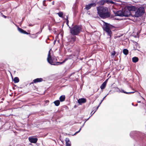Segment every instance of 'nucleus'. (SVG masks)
I'll return each instance as SVG.
<instances>
[{
	"mask_svg": "<svg viewBox=\"0 0 146 146\" xmlns=\"http://www.w3.org/2000/svg\"><path fill=\"white\" fill-rule=\"evenodd\" d=\"M115 15L116 16H119L121 17L123 16V10L118 11H117L115 13Z\"/></svg>",
	"mask_w": 146,
	"mask_h": 146,
	"instance_id": "obj_11",
	"label": "nucleus"
},
{
	"mask_svg": "<svg viewBox=\"0 0 146 146\" xmlns=\"http://www.w3.org/2000/svg\"><path fill=\"white\" fill-rule=\"evenodd\" d=\"M92 112H93V111H92L91 112V114H92Z\"/></svg>",
	"mask_w": 146,
	"mask_h": 146,
	"instance_id": "obj_37",
	"label": "nucleus"
},
{
	"mask_svg": "<svg viewBox=\"0 0 146 146\" xmlns=\"http://www.w3.org/2000/svg\"><path fill=\"white\" fill-rule=\"evenodd\" d=\"M18 31L21 33H23L24 34H26L27 35L30 34V33H28L26 32L24 30H23L21 28H19V27H18Z\"/></svg>",
	"mask_w": 146,
	"mask_h": 146,
	"instance_id": "obj_14",
	"label": "nucleus"
},
{
	"mask_svg": "<svg viewBox=\"0 0 146 146\" xmlns=\"http://www.w3.org/2000/svg\"><path fill=\"white\" fill-rule=\"evenodd\" d=\"M116 52L115 51H113V52H111V55L113 56L115 54Z\"/></svg>",
	"mask_w": 146,
	"mask_h": 146,
	"instance_id": "obj_25",
	"label": "nucleus"
},
{
	"mask_svg": "<svg viewBox=\"0 0 146 146\" xmlns=\"http://www.w3.org/2000/svg\"><path fill=\"white\" fill-rule=\"evenodd\" d=\"M112 26L107 23L104 22V24L103 25V28L104 31H105L107 33L108 36L110 37L111 35L112 34V32L111 31V29H112Z\"/></svg>",
	"mask_w": 146,
	"mask_h": 146,
	"instance_id": "obj_3",
	"label": "nucleus"
},
{
	"mask_svg": "<svg viewBox=\"0 0 146 146\" xmlns=\"http://www.w3.org/2000/svg\"><path fill=\"white\" fill-rule=\"evenodd\" d=\"M134 9L132 10L133 12H135L134 16L136 17H139L145 13L144 8L143 7H141L139 8L135 7L133 6Z\"/></svg>",
	"mask_w": 146,
	"mask_h": 146,
	"instance_id": "obj_2",
	"label": "nucleus"
},
{
	"mask_svg": "<svg viewBox=\"0 0 146 146\" xmlns=\"http://www.w3.org/2000/svg\"><path fill=\"white\" fill-rule=\"evenodd\" d=\"M120 92H123V93H125V94H126V93H127V92L123 90H122V89H121L120 90Z\"/></svg>",
	"mask_w": 146,
	"mask_h": 146,
	"instance_id": "obj_26",
	"label": "nucleus"
},
{
	"mask_svg": "<svg viewBox=\"0 0 146 146\" xmlns=\"http://www.w3.org/2000/svg\"><path fill=\"white\" fill-rule=\"evenodd\" d=\"M66 140H67V141L68 142H70V141H69V139L68 138V139L66 138Z\"/></svg>",
	"mask_w": 146,
	"mask_h": 146,
	"instance_id": "obj_29",
	"label": "nucleus"
},
{
	"mask_svg": "<svg viewBox=\"0 0 146 146\" xmlns=\"http://www.w3.org/2000/svg\"><path fill=\"white\" fill-rule=\"evenodd\" d=\"M82 127H81L80 128L79 131H77L73 135H76V134H77V133H78L79 132H80V130H81V129H82Z\"/></svg>",
	"mask_w": 146,
	"mask_h": 146,
	"instance_id": "obj_24",
	"label": "nucleus"
},
{
	"mask_svg": "<svg viewBox=\"0 0 146 146\" xmlns=\"http://www.w3.org/2000/svg\"><path fill=\"white\" fill-rule=\"evenodd\" d=\"M86 102V99L84 98L79 99L78 100V103L80 105L83 103H85Z\"/></svg>",
	"mask_w": 146,
	"mask_h": 146,
	"instance_id": "obj_10",
	"label": "nucleus"
},
{
	"mask_svg": "<svg viewBox=\"0 0 146 146\" xmlns=\"http://www.w3.org/2000/svg\"><path fill=\"white\" fill-rule=\"evenodd\" d=\"M97 13L99 16L104 19L108 18L110 17V12L108 8L102 6L97 7Z\"/></svg>",
	"mask_w": 146,
	"mask_h": 146,
	"instance_id": "obj_1",
	"label": "nucleus"
},
{
	"mask_svg": "<svg viewBox=\"0 0 146 146\" xmlns=\"http://www.w3.org/2000/svg\"><path fill=\"white\" fill-rule=\"evenodd\" d=\"M103 101V100H102L101 101V102H100V104H99V105H100L101 104L102 102V101Z\"/></svg>",
	"mask_w": 146,
	"mask_h": 146,
	"instance_id": "obj_31",
	"label": "nucleus"
},
{
	"mask_svg": "<svg viewBox=\"0 0 146 146\" xmlns=\"http://www.w3.org/2000/svg\"><path fill=\"white\" fill-rule=\"evenodd\" d=\"M108 79L106 80L100 86V88L102 90L104 89L106 86L107 82Z\"/></svg>",
	"mask_w": 146,
	"mask_h": 146,
	"instance_id": "obj_12",
	"label": "nucleus"
},
{
	"mask_svg": "<svg viewBox=\"0 0 146 146\" xmlns=\"http://www.w3.org/2000/svg\"><path fill=\"white\" fill-rule=\"evenodd\" d=\"M136 45H138V44L137 43V44H136Z\"/></svg>",
	"mask_w": 146,
	"mask_h": 146,
	"instance_id": "obj_34",
	"label": "nucleus"
},
{
	"mask_svg": "<svg viewBox=\"0 0 146 146\" xmlns=\"http://www.w3.org/2000/svg\"><path fill=\"white\" fill-rule=\"evenodd\" d=\"M137 102L140 103L141 102V101H138Z\"/></svg>",
	"mask_w": 146,
	"mask_h": 146,
	"instance_id": "obj_33",
	"label": "nucleus"
},
{
	"mask_svg": "<svg viewBox=\"0 0 146 146\" xmlns=\"http://www.w3.org/2000/svg\"><path fill=\"white\" fill-rule=\"evenodd\" d=\"M52 4L53 5L54 4V1H53L52 3Z\"/></svg>",
	"mask_w": 146,
	"mask_h": 146,
	"instance_id": "obj_32",
	"label": "nucleus"
},
{
	"mask_svg": "<svg viewBox=\"0 0 146 146\" xmlns=\"http://www.w3.org/2000/svg\"><path fill=\"white\" fill-rule=\"evenodd\" d=\"M71 39L73 41H75L76 40V36H73L71 37Z\"/></svg>",
	"mask_w": 146,
	"mask_h": 146,
	"instance_id": "obj_22",
	"label": "nucleus"
},
{
	"mask_svg": "<svg viewBox=\"0 0 146 146\" xmlns=\"http://www.w3.org/2000/svg\"><path fill=\"white\" fill-rule=\"evenodd\" d=\"M66 146H71V144L70 142H68L67 140H66Z\"/></svg>",
	"mask_w": 146,
	"mask_h": 146,
	"instance_id": "obj_21",
	"label": "nucleus"
},
{
	"mask_svg": "<svg viewBox=\"0 0 146 146\" xmlns=\"http://www.w3.org/2000/svg\"><path fill=\"white\" fill-rule=\"evenodd\" d=\"M65 96L64 95H62L60 97L59 99L60 102H62L64 101L65 100Z\"/></svg>",
	"mask_w": 146,
	"mask_h": 146,
	"instance_id": "obj_17",
	"label": "nucleus"
},
{
	"mask_svg": "<svg viewBox=\"0 0 146 146\" xmlns=\"http://www.w3.org/2000/svg\"><path fill=\"white\" fill-rule=\"evenodd\" d=\"M4 16V17H5V18H6V17L5 16Z\"/></svg>",
	"mask_w": 146,
	"mask_h": 146,
	"instance_id": "obj_35",
	"label": "nucleus"
},
{
	"mask_svg": "<svg viewBox=\"0 0 146 146\" xmlns=\"http://www.w3.org/2000/svg\"><path fill=\"white\" fill-rule=\"evenodd\" d=\"M68 59L66 58L65 59L63 60V61L62 62H57L56 64H54L52 61V58L50 54V50L48 52V57L47 58V60L48 61V62L51 65H59V64H61L65 62Z\"/></svg>",
	"mask_w": 146,
	"mask_h": 146,
	"instance_id": "obj_6",
	"label": "nucleus"
},
{
	"mask_svg": "<svg viewBox=\"0 0 146 146\" xmlns=\"http://www.w3.org/2000/svg\"><path fill=\"white\" fill-rule=\"evenodd\" d=\"M134 92H127V93H126V94H133V93H134Z\"/></svg>",
	"mask_w": 146,
	"mask_h": 146,
	"instance_id": "obj_28",
	"label": "nucleus"
},
{
	"mask_svg": "<svg viewBox=\"0 0 146 146\" xmlns=\"http://www.w3.org/2000/svg\"><path fill=\"white\" fill-rule=\"evenodd\" d=\"M107 95H108V94L106 96H105V97H104L103 98V99L102 100H104V99H105V98L106 97V96H107Z\"/></svg>",
	"mask_w": 146,
	"mask_h": 146,
	"instance_id": "obj_30",
	"label": "nucleus"
},
{
	"mask_svg": "<svg viewBox=\"0 0 146 146\" xmlns=\"http://www.w3.org/2000/svg\"><path fill=\"white\" fill-rule=\"evenodd\" d=\"M54 103L56 106H58L60 104V102L59 100H57L55 101L54 102Z\"/></svg>",
	"mask_w": 146,
	"mask_h": 146,
	"instance_id": "obj_19",
	"label": "nucleus"
},
{
	"mask_svg": "<svg viewBox=\"0 0 146 146\" xmlns=\"http://www.w3.org/2000/svg\"><path fill=\"white\" fill-rule=\"evenodd\" d=\"M29 139L30 142L33 143H36L38 140L37 138H34L31 137L29 138Z\"/></svg>",
	"mask_w": 146,
	"mask_h": 146,
	"instance_id": "obj_9",
	"label": "nucleus"
},
{
	"mask_svg": "<svg viewBox=\"0 0 146 146\" xmlns=\"http://www.w3.org/2000/svg\"><path fill=\"white\" fill-rule=\"evenodd\" d=\"M106 3H114L113 1L109 0H102L98 2V3L100 5H103Z\"/></svg>",
	"mask_w": 146,
	"mask_h": 146,
	"instance_id": "obj_7",
	"label": "nucleus"
},
{
	"mask_svg": "<svg viewBox=\"0 0 146 146\" xmlns=\"http://www.w3.org/2000/svg\"><path fill=\"white\" fill-rule=\"evenodd\" d=\"M43 81L42 78H37L33 80V82L35 83L38 82H42Z\"/></svg>",
	"mask_w": 146,
	"mask_h": 146,
	"instance_id": "obj_13",
	"label": "nucleus"
},
{
	"mask_svg": "<svg viewBox=\"0 0 146 146\" xmlns=\"http://www.w3.org/2000/svg\"><path fill=\"white\" fill-rule=\"evenodd\" d=\"M59 17H62L63 15V14L62 12H60L59 13H57Z\"/></svg>",
	"mask_w": 146,
	"mask_h": 146,
	"instance_id": "obj_23",
	"label": "nucleus"
},
{
	"mask_svg": "<svg viewBox=\"0 0 146 146\" xmlns=\"http://www.w3.org/2000/svg\"><path fill=\"white\" fill-rule=\"evenodd\" d=\"M123 52L125 55H127L128 53V50L127 49H124L123 50Z\"/></svg>",
	"mask_w": 146,
	"mask_h": 146,
	"instance_id": "obj_18",
	"label": "nucleus"
},
{
	"mask_svg": "<svg viewBox=\"0 0 146 146\" xmlns=\"http://www.w3.org/2000/svg\"><path fill=\"white\" fill-rule=\"evenodd\" d=\"M55 42H56V40L54 41V42L55 43Z\"/></svg>",
	"mask_w": 146,
	"mask_h": 146,
	"instance_id": "obj_36",
	"label": "nucleus"
},
{
	"mask_svg": "<svg viewBox=\"0 0 146 146\" xmlns=\"http://www.w3.org/2000/svg\"><path fill=\"white\" fill-rule=\"evenodd\" d=\"M96 5V4L95 3H91L89 4L88 5H86L85 9L86 10H88L90 9L92 7H95Z\"/></svg>",
	"mask_w": 146,
	"mask_h": 146,
	"instance_id": "obj_8",
	"label": "nucleus"
},
{
	"mask_svg": "<svg viewBox=\"0 0 146 146\" xmlns=\"http://www.w3.org/2000/svg\"><path fill=\"white\" fill-rule=\"evenodd\" d=\"M18 31L21 33H23L24 34H26L27 35L30 34V33H28L26 32L24 30H23L21 28H19V27H18Z\"/></svg>",
	"mask_w": 146,
	"mask_h": 146,
	"instance_id": "obj_15",
	"label": "nucleus"
},
{
	"mask_svg": "<svg viewBox=\"0 0 146 146\" xmlns=\"http://www.w3.org/2000/svg\"><path fill=\"white\" fill-rule=\"evenodd\" d=\"M134 7L133 6L128 7L127 9L123 10V16L124 17H129L131 15V12L132 11V10L134 9Z\"/></svg>",
	"mask_w": 146,
	"mask_h": 146,
	"instance_id": "obj_5",
	"label": "nucleus"
},
{
	"mask_svg": "<svg viewBox=\"0 0 146 146\" xmlns=\"http://www.w3.org/2000/svg\"><path fill=\"white\" fill-rule=\"evenodd\" d=\"M100 105H99L96 108V110L91 115H92L96 111H97V110L98 109L99 106Z\"/></svg>",
	"mask_w": 146,
	"mask_h": 146,
	"instance_id": "obj_27",
	"label": "nucleus"
},
{
	"mask_svg": "<svg viewBox=\"0 0 146 146\" xmlns=\"http://www.w3.org/2000/svg\"><path fill=\"white\" fill-rule=\"evenodd\" d=\"M14 81L15 83H18L19 82V79L18 77H15L14 79Z\"/></svg>",
	"mask_w": 146,
	"mask_h": 146,
	"instance_id": "obj_20",
	"label": "nucleus"
},
{
	"mask_svg": "<svg viewBox=\"0 0 146 146\" xmlns=\"http://www.w3.org/2000/svg\"><path fill=\"white\" fill-rule=\"evenodd\" d=\"M81 27L78 25H75L70 29V33L72 35H77L81 32Z\"/></svg>",
	"mask_w": 146,
	"mask_h": 146,
	"instance_id": "obj_4",
	"label": "nucleus"
},
{
	"mask_svg": "<svg viewBox=\"0 0 146 146\" xmlns=\"http://www.w3.org/2000/svg\"><path fill=\"white\" fill-rule=\"evenodd\" d=\"M139 59L138 57H134L132 58V61L134 63H136L138 61Z\"/></svg>",
	"mask_w": 146,
	"mask_h": 146,
	"instance_id": "obj_16",
	"label": "nucleus"
}]
</instances>
